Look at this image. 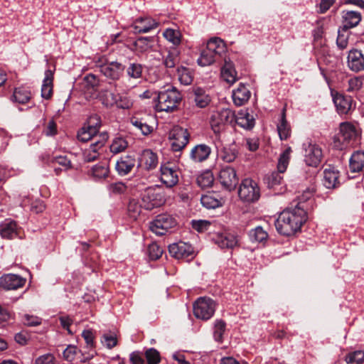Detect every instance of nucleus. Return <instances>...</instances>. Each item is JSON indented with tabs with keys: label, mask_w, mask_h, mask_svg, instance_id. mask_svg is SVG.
Wrapping results in <instances>:
<instances>
[{
	"label": "nucleus",
	"mask_w": 364,
	"mask_h": 364,
	"mask_svg": "<svg viewBox=\"0 0 364 364\" xmlns=\"http://www.w3.org/2000/svg\"><path fill=\"white\" fill-rule=\"evenodd\" d=\"M306 219V212L299 204L294 208L286 209L280 213L275 222L276 229L281 235H293L300 230Z\"/></svg>",
	"instance_id": "nucleus-1"
},
{
	"label": "nucleus",
	"mask_w": 364,
	"mask_h": 364,
	"mask_svg": "<svg viewBox=\"0 0 364 364\" xmlns=\"http://www.w3.org/2000/svg\"><path fill=\"white\" fill-rule=\"evenodd\" d=\"M360 134L361 132L358 126L349 122H341L338 133L333 139V146L338 150L353 146L358 143Z\"/></svg>",
	"instance_id": "nucleus-2"
},
{
	"label": "nucleus",
	"mask_w": 364,
	"mask_h": 364,
	"mask_svg": "<svg viewBox=\"0 0 364 364\" xmlns=\"http://www.w3.org/2000/svg\"><path fill=\"white\" fill-rule=\"evenodd\" d=\"M181 100V93L175 87L168 85L159 92L156 109L158 112H173L178 108Z\"/></svg>",
	"instance_id": "nucleus-3"
},
{
	"label": "nucleus",
	"mask_w": 364,
	"mask_h": 364,
	"mask_svg": "<svg viewBox=\"0 0 364 364\" xmlns=\"http://www.w3.org/2000/svg\"><path fill=\"white\" fill-rule=\"evenodd\" d=\"M225 51L224 42L219 38H211L198 59V64L202 67L208 66L216 62Z\"/></svg>",
	"instance_id": "nucleus-4"
},
{
	"label": "nucleus",
	"mask_w": 364,
	"mask_h": 364,
	"mask_svg": "<svg viewBox=\"0 0 364 364\" xmlns=\"http://www.w3.org/2000/svg\"><path fill=\"white\" fill-rule=\"evenodd\" d=\"M235 119V112L228 108H223L212 112L210 117L211 129L215 134L220 133L228 124Z\"/></svg>",
	"instance_id": "nucleus-5"
},
{
	"label": "nucleus",
	"mask_w": 364,
	"mask_h": 364,
	"mask_svg": "<svg viewBox=\"0 0 364 364\" xmlns=\"http://www.w3.org/2000/svg\"><path fill=\"white\" fill-rule=\"evenodd\" d=\"M100 127V117L97 114L90 116L87 119V124L78 132L77 139L83 142H87L89 140H92L94 142L99 139V135L97 134Z\"/></svg>",
	"instance_id": "nucleus-6"
},
{
	"label": "nucleus",
	"mask_w": 364,
	"mask_h": 364,
	"mask_svg": "<svg viewBox=\"0 0 364 364\" xmlns=\"http://www.w3.org/2000/svg\"><path fill=\"white\" fill-rule=\"evenodd\" d=\"M240 198L245 202H255L260 197L257 183L251 178L242 180L238 190Z\"/></svg>",
	"instance_id": "nucleus-7"
},
{
	"label": "nucleus",
	"mask_w": 364,
	"mask_h": 364,
	"mask_svg": "<svg viewBox=\"0 0 364 364\" xmlns=\"http://www.w3.org/2000/svg\"><path fill=\"white\" fill-rule=\"evenodd\" d=\"M215 311V304L210 298L200 297L193 304V314L198 318L208 320L210 318Z\"/></svg>",
	"instance_id": "nucleus-8"
},
{
	"label": "nucleus",
	"mask_w": 364,
	"mask_h": 364,
	"mask_svg": "<svg viewBox=\"0 0 364 364\" xmlns=\"http://www.w3.org/2000/svg\"><path fill=\"white\" fill-rule=\"evenodd\" d=\"M190 134L186 129L174 126L169 132L171 148L174 151L182 150L188 143Z\"/></svg>",
	"instance_id": "nucleus-9"
},
{
	"label": "nucleus",
	"mask_w": 364,
	"mask_h": 364,
	"mask_svg": "<svg viewBox=\"0 0 364 364\" xmlns=\"http://www.w3.org/2000/svg\"><path fill=\"white\" fill-rule=\"evenodd\" d=\"M218 179L221 186L229 191L236 188L239 181L235 168L228 166L221 168L218 175Z\"/></svg>",
	"instance_id": "nucleus-10"
},
{
	"label": "nucleus",
	"mask_w": 364,
	"mask_h": 364,
	"mask_svg": "<svg viewBox=\"0 0 364 364\" xmlns=\"http://www.w3.org/2000/svg\"><path fill=\"white\" fill-rule=\"evenodd\" d=\"M176 224V220L172 216L161 214L150 223V230L157 235H163Z\"/></svg>",
	"instance_id": "nucleus-11"
},
{
	"label": "nucleus",
	"mask_w": 364,
	"mask_h": 364,
	"mask_svg": "<svg viewBox=\"0 0 364 364\" xmlns=\"http://www.w3.org/2000/svg\"><path fill=\"white\" fill-rule=\"evenodd\" d=\"M108 134L102 132L99 134V139L92 142L90 146L83 151V159L85 162H92L100 156V151L105 146L108 139Z\"/></svg>",
	"instance_id": "nucleus-12"
},
{
	"label": "nucleus",
	"mask_w": 364,
	"mask_h": 364,
	"mask_svg": "<svg viewBox=\"0 0 364 364\" xmlns=\"http://www.w3.org/2000/svg\"><path fill=\"white\" fill-rule=\"evenodd\" d=\"M164 202L163 196L153 188H146L141 195V205L146 210L159 207Z\"/></svg>",
	"instance_id": "nucleus-13"
},
{
	"label": "nucleus",
	"mask_w": 364,
	"mask_h": 364,
	"mask_svg": "<svg viewBox=\"0 0 364 364\" xmlns=\"http://www.w3.org/2000/svg\"><path fill=\"white\" fill-rule=\"evenodd\" d=\"M161 180L167 187H173L178 182V171L171 163L161 166Z\"/></svg>",
	"instance_id": "nucleus-14"
},
{
	"label": "nucleus",
	"mask_w": 364,
	"mask_h": 364,
	"mask_svg": "<svg viewBox=\"0 0 364 364\" xmlns=\"http://www.w3.org/2000/svg\"><path fill=\"white\" fill-rule=\"evenodd\" d=\"M168 251L173 257L178 259H189L193 258L194 255L193 248L191 245L183 242L170 245L168 246Z\"/></svg>",
	"instance_id": "nucleus-15"
},
{
	"label": "nucleus",
	"mask_w": 364,
	"mask_h": 364,
	"mask_svg": "<svg viewBox=\"0 0 364 364\" xmlns=\"http://www.w3.org/2000/svg\"><path fill=\"white\" fill-rule=\"evenodd\" d=\"M26 279L15 274H7L0 278V286L5 290H16L23 287Z\"/></svg>",
	"instance_id": "nucleus-16"
},
{
	"label": "nucleus",
	"mask_w": 364,
	"mask_h": 364,
	"mask_svg": "<svg viewBox=\"0 0 364 364\" xmlns=\"http://www.w3.org/2000/svg\"><path fill=\"white\" fill-rule=\"evenodd\" d=\"M124 66L117 61L109 62L107 65L101 66V73L107 79L117 81L123 74Z\"/></svg>",
	"instance_id": "nucleus-17"
},
{
	"label": "nucleus",
	"mask_w": 364,
	"mask_h": 364,
	"mask_svg": "<svg viewBox=\"0 0 364 364\" xmlns=\"http://www.w3.org/2000/svg\"><path fill=\"white\" fill-rule=\"evenodd\" d=\"M158 165L156 154L150 149L144 150L139 159V166L146 170L154 169Z\"/></svg>",
	"instance_id": "nucleus-18"
},
{
	"label": "nucleus",
	"mask_w": 364,
	"mask_h": 364,
	"mask_svg": "<svg viewBox=\"0 0 364 364\" xmlns=\"http://www.w3.org/2000/svg\"><path fill=\"white\" fill-rule=\"evenodd\" d=\"M159 23L151 17H141L135 20L133 23L134 33H147L156 28Z\"/></svg>",
	"instance_id": "nucleus-19"
},
{
	"label": "nucleus",
	"mask_w": 364,
	"mask_h": 364,
	"mask_svg": "<svg viewBox=\"0 0 364 364\" xmlns=\"http://www.w3.org/2000/svg\"><path fill=\"white\" fill-rule=\"evenodd\" d=\"M347 63L348 68L354 72L364 70V55L360 50H350L348 55Z\"/></svg>",
	"instance_id": "nucleus-20"
},
{
	"label": "nucleus",
	"mask_w": 364,
	"mask_h": 364,
	"mask_svg": "<svg viewBox=\"0 0 364 364\" xmlns=\"http://www.w3.org/2000/svg\"><path fill=\"white\" fill-rule=\"evenodd\" d=\"M331 96L338 112L341 114H347L352 107L351 97L334 94L333 90H331Z\"/></svg>",
	"instance_id": "nucleus-21"
},
{
	"label": "nucleus",
	"mask_w": 364,
	"mask_h": 364,
	"mask_svg": "<svg viewBox=\"0 0 364 364\" xmlns=\"http://www.w3.org/2000/svg\"><path fill=\"white\" fill-rule=\"evenodd\" d=\"M251 92L249 89L243 84H239L238 87L232 91V100L236 106H242L247 103L250 100Z\"/></svg>",
	"instance_id": "nucleus-22"
},
{
	"label": "nucleus",
	"mask_w": 364,
	"mask_h": 364,
	"mask_svg": "<svg viewBox=\"0 0 364 364\" xmlns=\"http://www.w3.org/2000/svg\"><path fill=\"white\" fill-rule=\"evenodd\" d=\"M135 164L134 156L126 155L117 161L115 168L119 175L125 176L132 171Z\"/></svg>",
	"instance_id": "nucleus-23"
},
{
	"label": "nucleus",
	"mask_w": 364,
	"mask_h": 364,
	"mask_svg": "<svg viewBox=\"0 0 364 364\" xmlns=\"http://www.w3.org/2000/svg\"><path fill=\"white\" fill-rule=\"evenodd\" d=\"M305 146V162L308 166L317 167L318 165V157L317 155L318 147L316 144L309 140Z\"/></svg>",
	"instance_id": "nucleus-24"
},
{
	"label": "nucleus",
	"mask_w": 364,
	"mask_h": 364,
	"mask_svg": "<svg viewBox=\"0 0 364 364\" xmlns=\"http://www.w3.org/2000/svg\"><path fill=\"white\" fill-rule=\"evenodd\" d=\"M339 172L333 166L323 171V185L326 188H335L338 184Z\"/></svg>",
	"instance_id": "nucleus-25"
},
{
	"label": "nucleus",
	"mask_w": 364,
	"mask_h": 364,
	"mask_svg": "<svg viewBox=\"0 0 364 364\" xmlns=\"http://www.w3.org/2000/svg\"><path fill=\"white\" fill-rule=\"evenodd\" d=\"M16 222L10 219L5 220L0 224V235L5 239H13L18 235Z\"/></svg>",
	"instance_id": "nucleus-26"
},
{
	"label": "nucleus",
	"mask_w": 364,
	"mask_h": 364,
	"mask_svg": "<svg viewBox=\"0 0 364 364\" xmlns=\"http://www.w3.org/2000/svg\"><path fill=\"white\" fill-rule=\"evenodd\" d=\"M220 75L222 79L230 85L234 84L238 80L237 71L230 61H225Z\"/></svg>",
	"instance_id": "nucleus-27"
},
{
	"label": "nucleus",
	"mask_w": 364,
	"mask_h": 364,
	"mask_svg": "<svg viewBox=\"0 0 364 364\" xmlns=\"http://www.w3.org/2000/svg\"><path fill=\"white\" fill-rule=\"evenodd\" d=\"M234 119L238 126L245 129H251L255 126V119L247 109L238 112Z\"/></svg>",
	"instance_id": "nucleus-28"
},
{
	"label": "nucleus",
	"mask_w": 364,
	"mask_h": 364,
	"mask_svg": "<svg viewBox=\"0 0 364 364\" xmlns=\"http://www.w3.org/2000/svg\"><path fill=\"white\" fill-rule=\"evenodd\" d=\"M210 148L205 144H199L192 149L191 158L195 162H201L206 160L210 154Z\"/></svg>",
	"instance_id": "nucleus-29"
},
{
	"label": "nucleus",
	"mask_w": 364,
	"mask_h": 364,
	"mask_svg": "<svg viewBox=\"0 0 364 364\" xmlns=\"http://www.w3.org/2000/svg\"><path fill=\"white\" fill-rule=\"evenodd\" d=\"M53 73L50 70L45 72V77L41 88V96L44 99H49L53 93Z\"/></svg>",
	"instance_id": "nucleus-30"
},
{
	"label": "nucleus",
	"mask_w": 364,
	"mask_h": 364,
	"mask_svg": "<svg viewBox=\"0 0 364 364\" xmlns=\"http://www.w3.org/2000/svg\"><path fill=\"white\" fill-rule=\"evenodd\" d=\"M343 28L348 29L356 26L361 20L359 12L353 11H344L343 12Z\"/></svg>",
	"instance_id": "nucleus-31"
},
{
	"label": "nucleus",
	"mask_w": 364,
	"mask_h": 364,
	"mask_svg": "<svg viewBox=\"0 0 364 364\" xmlns=\"http://www.w3.org/2000/svg\"><path fill=\"white\" fill-rule=\"evenodd\" d=\"M153 38L151 37H140L133 43L134 50L137 54H142L151 49Z\"/></svg>",
	"instance_id": "nucleus-32"
},
{
	"label": "nucleus",
	"mask_w": 364,
	"mask_h": 364,
	"mask_svg": "<svg viewBox=\"0 0 364 364\" xmlns=\"http://www.w3.org/2000/svg\"><path fill=\"white\" fill-rule=\"evenodd\" d=\"M277 131L281 140H287L291 135V127L286 119V108L282 112L280 122L277 124Z\"/></svg>",
	"instance_id": "nucleus-33"
},
{
	"label": "nucleus",
	"mask_w": 364,
	"mask_h": 364,
	"mask_svg": "<svg viewBox=\"0 0 364 364\" xmlns=\"http://www.w3.org/2000/svg\"><path fill=\"white\" fill-rule=\"evenodd\" d=\"M218 157L225 163H231L237 156L238 151L235 146H227L218 151Z\"/></svg>",
	"instance_id": "nucleus-34"
},
{
	"label": "nucleus",
	"mask_w": 364,
	"mask_h": 364,
	"mask_svg": "<svg viewBox=\"0 0 364 364\" xmlns=\"http://www.w3.org/2000/svg\"><path fill=\"white\" fill-rule=\"evenodd\" d=\"M193 92L196 106L200 108H204L208 105L210 102V98L203 88L195 87L193 89Z\"/></svg>",
	"instance_id": "nucleus-35"
},
{
	"label": "nucleus",
	"mask_w": 364,
	"mask_h": 364,
	"mask_svg": "<svg viewBox=\"0 0 364 364\" xmlns=\"http://www.w3.org/2000/svg\"><path fill=\"white\" fill-rule=\"evenodd\" d=\"M202 205L207 208H216L223 205V199L218 198L214 193L202 196L200 198Z\"/></svg>",
	"instance_id": "nucleus-36"
},
{
	"label": "nucleus",
	"mask_w": 364,
	"mask_h": 364,
	"mask_svg": "<svg viewBox=\"0 0 364 364\" xmlns=\"http://www.w3.org/2000/svg\"><path fill=\"white\" fill-rule=\"evenodd\" d=\"M364 166V151H355L350 159V168L352 171H360Z\"/></svg>",
	"instance_id": "nucleus-37"
},
{
	"label": "nucleus",
	"mask_w": 364,
	"mask_h": 364,
	"mask_svg": "<svg viewBox=\"0 0 364 364\" xmlns=\"http://www.w3.org/2000/svg\"><path fill=\"white\" fill-rule=\"evenodd\" d=\"M163 36L175 46H179L181 43L182 34L178 29L166 28L163 32Z\"/></svg>",
	"instance_id": "nucleus-38"
},
{
	"label": "nucleus",
	"mask_w": 364,
	"mask_h": 364,
	"mask_svg": "<svg viewBox=\"0 0 364 364\" xmlns=\"http://www.w3.org/2000/svg\"><path fill=\"white\" fill-rule=\"evenodd\" d=\"M180 51L177 48H172L168 50L164 58V65L167 68H174L180 61Z\"/></svg>",
	"instance_id": "nucleus-39"
},
{
	"label": "nucleus",
	"mask_w": 364,
	"mask_h": 364,
	"mask_svg": "<svg viewBox=\"0 0 364 364\" xmlns=\"http://www.w3.org/2000/svg\"><path fill=\"white\" fill-rule=\"evenodd\" d=\"M292 152L291 148L288 146L279 156L277 163V171L279 173H284L289 166L291 154Z\"/></svg>",
	"instance_id": "nucleus-40"
},
{
	"label": "nucleus",
	"mask_w": 364,
	"mask_h": 364,
	"mask_svg": "<svg viewBox=\"0 0 364 364\" xmlns=\"http://www.w3.org/2000/svg\"><path fill=\"white\" fill-rule=\"evenodd\" d=\"M126 73L129 79L139 80L142 77L143 66L137 63H130L126 69Z\"/></svg>",
	"instance_id": "nucleus-41"
},
{
	"label": "nucleus",
	"mask_w": 364,
	"mask_h": 364,
	"mask_svg": "<svg viewBox=\"0 0 364 364\" xmlns=\"http://www.w3.org/2000/svg\"><path fill=\"white\" fill-rule=\"evenodd\" d=\"M99 98L102 105L107 107H111L117 102V95L107 90H101Z\"/></svg>",
	"instance_id": "nucleus-42"
},
{
	"label": "nucleus",
	"mask_w": 364,
	"mask_h": 364,
	"mask_svg": "<svg viewBox=\"0 0 364 364\" xmlns=\"http://www.w3.org/2000/svg\"><path fill=\"white\" fill-rule=\"evenodd\" d=\"M31 99V92L24 87L16 88L13 94V100L19 104H25Z\"/></svg>",
	"instance_id": "nucleus-43"
},
{
	"label": "nucleus",
	"mask_w": 364,
	"mask_h": 364,
	"mask_svg": "<svg viewBox=\"0 0 364 364\" xmlns=\"http://www.w3.org/2000/svg\"><path fill=\"white\" fill-rule=\"evenodd\" d=\"M214 182V176L211 171H205L197 178V183L202 188L211 187Z\"/></svg>",
	"instance_id": "nucleus-44"
},
{
	"label": "nucleus",
	"mask_w": 364,
	"mask_h": 364,
	"mask_svg": "<svg viewBox=\"0 0 364 364\" xmlns=\"http://www.w3.org/2000/svg\"><path fill=\"white\" fill-rule=\"evenodd\" d=\"M217 243L221 248H233L237 245V240L232 235H221L218 237Z\"/></svg>",
	"instance_id": "nucleus-45"
},
{
	"label": "nucleus",
	"mask_w": 364,
	"mask_h": 364,
	"mask_svg": "<svg viewBox=\"0 0 364 364\" xmlns=\"http://www.w3.org/2000/svg\"><path fill=\"white\" fill-rule=\"evenodd\" d=\"M109 168L105 162L100 163L92 168V175L96 178H104L108 176Z\"/></svg>",
	"instance_id": "nucleus-46"
},
{
	"label": "nucleus",
	"mask_w": 364,
	"mask_h": 364,
	"mask_svg": "<svg viewBox=\"0 0 364 364\" xmlns=\"http://www.w3.org/2000/svg\"><path fill=\"white\" fill-rule=\"evenodd\" d=\"M128 146L127 141L122 137H117L110 146V151L113 154H119L124 151Z\"/></svg>",
	"instance_id": "nucleus-47"
},
{
	"label": "nucleus",
	"mask_w": 364,
	"mask_h": 364,
	"mask_svg": "<svg viewBox=\"0 0 364 364\" xmlns=\"http://www.w3.org/2000/svg\"><path fill=\"white\" fill-rule=\"evenodd\" d=\"M101 343L108 349H112L117 345V336L115 333H105L101 338Z\"/></svg>",
	"instance_id": "nucleus-48"
},
{
	"label": "nucleus",
	"mask_w": 364,
	"mask_h": 364,
	"mask_svg": "<svg viewBox=\"0 0 364 364\" xmlns=\"http://www.w3.org/2000/svg\"><path fill=\"white\" fill-rule=\"evenodd\" d=\"M282 173H279L278 171L272 172L267 175L264 180L268 187L270 188H274L276 186L280 185L283 181V177L281 176Z\"/></svg>",
	"instance_id": "nucleus-49"
},
{
	"label": "nucleus",
	"mask_w": 364,
	"mask_h": 364,
	"mask_svg": "<svg viewBox=\"0 0 364 364\" xmlns=\"http://www.w3.org/2000/svg\"><path fill=\"white\" fill-rule=\"evenodd\" d=\"M346 362L348 364H361L364 362V351L356 350L346 356Z\"/></svg>",
	"instance_id": "nucleus-50"
},
{
	"label": "nucleus",
	"mask_w": 364,
	"mask_h": 364,
	"mask_svg": "<svg viewBox=\"0 0 364 364\" xmlns=\"http://www.w3.org/2000/svg\"><path fill=\"white\" fill-rule=\"evenodd\" d=\"M250 237L252 241L263 242L267 239V232L262 227H257L250 232Z\"/></svg>",
	"instance_id": "nucleus-51"
},
{
	"label": "nucleus",
	"mask_w": 364,
	"mask_h": 364,
	"mask_svg": "<svg viewBox=\"0 0 364 364\" xmlns=\"http://www.w3.org/2000/svg\"><path fill=\"white\" fill-rule=\"evenodd\" d=\"M143 206L134 200L132 199L129 201L128 205V213L130 218L136 220L140 215Z\"/></svg>",
	"instance_id": "nucleus-52"
},
{
	"label": "nucleus",
	"mask_w": 364,
	"mask_h": 364,
	"mask_svg": "<svg viewBox=\"0 0 364 364\" xmlns=\"http://www.w3.org/2000/svg\"><path fill=\"white\" fill-rule=\"evenodd\" d=\"M144 355L146 359L147 364H159L161 361L159 352L154 348L147 349L145 351Z\"/></svg>",
	"instance_id": "nucleus-53"
},
{
	"label": "nucleus",
	"mask_w": 364,
	"mask_h": 364,
	"mask_svg": "<svg viewBox=\"0 0 364 364\" xmlns=\"http://www.w3.org/2000/svg\"><path fill=\"white\" fill-rule=\"evenodd\" d=\"M178 80L181 84L188 85L192 82V76L186 68L181 67L177 69Z\"/></svg>",
	"instance_id": "nucleus-54"
},
{
	"label": "nucleus",
	"mask_w": 364,
	"mask_h": 364,
	"mask_svg": "<svg viewBox=\"0 0 364 364\" xmlns=\"http://www.w3.org/2000/svg\"><path fill=\"white\" fill-rule=\"evenodd\" d=\"M225 330V323L223 321L218 320L215 323L214 326V338L216 341H222L223 335Z\"/></svg>",
	"instance_id": "nucleus-55"
},
{
	"label": "nucleus",
	"mask_w": 364,
	"mask_h": 364,
	"mask_svg": "<svg viewBox=\"0 0 364 364\" xmlns=\"http://www.w3.org/2000/svg\"><path fill=\"white\" fill-rule=\"evenodd\" d=\"M132 124L137 128L141 132V133L144 135H147L151 133L152 128L146 123L142 122V120L134 117L131 119Z\"/></svg>",
	"instance_id": "nucleus-56"
},
{
	"label": "nucleus",
	"mask_w": 364,
	"mask_h": 364,
	"mask_svg": "<svg viewBox=\"0 0 364 364\" xmlns=\"http://www.w3.org/2000/svg\"><path fill=\"white\" fill-rule=\"evenodd\" d=\"M363 86V81L359 77H353L348 80L346 91L349 92H355L358 91Z\"/></svg>",
	"instance_id": "nucleus-57"
},
{
	"label": "nucleus",
	"mask_w": 364,
	"mask_h": 364,
	"mask_svg": "<svg viewBox=\"0 0 364 364\" xmlns=\"http://www.w3.org/2000/svg\"><path fill=\"white\" fill-rule=\"evenodd\" d=\"M114 105L119 109H129L132 107L133 101L127 95H120Z\"/></svg>",
	"instance_id": "nucleus-58"
},
{
	"label": "nucleus",
	"mask_w": 364,
	"mask_h": 364,
	"mask_svg": "<svg viewBox=\"0 0 364 364\" xmlns=\"http://www.w3.org/2000/svg\"><path fill=\"white\" fill-rule=\"evenodd\" d=\"M148 252L150 259L155 260L161 257L163 250L158 244L152 243L148 247Z\"/></svg>",
	"instance_id": "nucleus-59"
},
{
	"label": "nucleus",
	"mask_w": 364,
	"mask_h": 364,
	"mask_svg": "<svg viewBox=\"0 0 364 364\" xmlns=\"http://www.w3.org/2000/svg\"><path fill=\"white\" fill-rule=\"evenodd\" d=\"M34 364H57V360L52 353H46L38 356Z\"/></svg>",
	"instance_id": "nucleus-60"
},
{
	"label": "nucleus",
	"mask_w": 364,
	"mask_h": 364,
	"mask_svg": "<svg viewBox=\"0 0 364 364\" xmlns=\"http://www.w3.org/2000/svg\"><path fill=\"white\" fill-rule=\"evenodd\" d=\"M348 43V33L346 28H343V31H338L337 45L339 48L344 49L347 47Z\"/></svg>",
	"instance_id": "nucleus-61"
},
{
	"label": "nucleus",
	"mask_w": 364,
	"mask_h": 364,
	"mask_svg": "<svg viewBox=\"0 0 364 364\" xmlns=\"http://www.w3.org/2000/svg\"><path fill=\"white\" fill-rule=\"evenodd\" d=\"M85 86L88 88H95L100 85V80L93 74H89L84 77Z\"/></svg>",
	"instance_id": "nucleus-62"
},
{
	"label": "nucleus",
	"mask_w": 364,
	"mask_h": 364,
	"mask_svg": "<svg viewBox=\"0 0 364 364\" xmlns=\"http://www.w3.org/2000/svg\"><path fill=\"white\" fill-rule=\"evenodd\" d=\"M77 353V347L75 346L69 345L63 351V358L68 361L74 360Z\"/></svg>",
	"instance_id": "nucleus-63"
},
{
	"label": "nucleus",
	"mask_w": 364,
	"mask_h": 364,
	"mask_svg": "<svg viewBox=\"0 0 364 364\" xmlns=\"http://www.w3.org/2000/svg\"><path fill=\"white\" fill-rule=\"evenodd\" d=\"M210 223L208 220H193L192 228L198 232H203L209 228Z\"/></svg>",
	"instance_id": "nucleus-64"
}]
</instances>
